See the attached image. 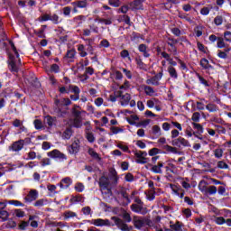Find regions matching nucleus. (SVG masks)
Returning <instances> with one entry per match:
<instances>
[{"instance_id":"a19ab883","label":"nucleus","mask_w":231,"mask_h":231,"mask_svg":"<svg viewBox=\"0 0 231 231\" xmlns=\"http://www.w3.org/2000/svg\"><path fill=\"white\" fill-rule=\"evenodd\" d=\"M179 142H180V145L181 147H190V143H189V141L183 137H179Z\"/></svg>"},{"instance_id":"2f4dec72","label":"nucleus","mask_w":231,"mask_h":231,"mask_svg":"<svg viewBox=\"0 0 231 231\" xmlns=\"http://www.w3.org/2000/svg\"><path fill=\"white\" fill-rule=\"evenodd\" d=\"M75 55H77V51H75V49H71V50L67 51V53H66L64 59L73 60V59H75Z\"/></svg>"},{"instance_id":"37998d69","label":"nucleus","mask_w":231,"mask_h":231,"mask_svg":"<svg viewBox=\"0 0 231 231\" xmlns=\"http://www.w3.org/2000/svg\"><path fill=\"white\" fill-rule=\"evenodd\" d=\"M10 214L6 210H0V219L7 221Z\"/></svg>"},{"instance_id":"e2e57ef3","label":"nucleus","mask_w":231,"mask_h":231,"mask_svg":"<svg viewBox=\"0 0 231 231\" xmlns=\"http://www.w3.org/2000/svg\"><path fill=\"white\" fill-rule=\"evenodd\" d=\"M14 215L16 216V217H24V216H26L23 209H14Z\"/></svg>"},{"instance_id":"5701e85b","label":"nucleus","mask_w":231,"mask_h":231,"mask_svg":"<svg viewBox=\"0 0 231 231\" xmlns=\"http://www.w3.org/2000/svg\"><path fill=\"white\" fill-rule=\"evenodd\" d=\"M63 217L65 219V221H67V219H71V217H78L77 213L71 211V210H67L63 213Z\"/></svg>"},{"instance_id":"1a4fd4ad","label":"nucleus","mask_w":231,"mask_h":231,"mask_svg":"<svg viewBox=\"0 0 231 231\" xmlns=\"http://www.w3.org/2000/svg\"><path fill=\"white\" fill-rule=\"evenodd\" d=\"M21 139L14 142L10 146H9V151H12L13 152H19V151H23L24 146L21 143Z\"/></svg>"},{"instance_id":"4be33fe9","label":"nucleus","mask_w":231,"mask_h":231,"mask_svg":"<svg viewBox=\"0 0 231 231\" xmlns=\"http://www.w3.org/2000/svg\"><path fill=\"white\" fill-rule=\"evenodd\" d=\"M70 203L76 204V203H84V197L81 195H76L72 196L69 199Z\"/></svg>"},{"instance_id":"6ab92c4d","label":"nucleus","mask_w":231,"mask_h":231,"mask_svg":"<svg viewBox=\"0 0 231 231\" xmlns=\"http://www.w3.org/2000/svg\"><path fill=\"white\" fill-rule=\"evenodd\" d=\"M144 225H145V220L140 219V218H136V217L134 218V226L137 230H141Z\"/></svg>"},{"instance_id":"e433bc0d","label":"nucleus","mask_w":231,"mask_h":231,"mask_svg":"<svg viewBox=\"0 0 231 231\" xmlns=\"http://www.w3.org/2000/svg\"><path fill=\"white\" fill-rule=\"evenodd\" d=\"M110 174L114 180L113 184L117 185L118 184V173L116 172V170H115V169L111 170Z\"/></svg>"},{"instance_id":"c756f323","label":"nucleus","mask_w":231,"mask_h":231,"mask_svg":"<svg viewBox=\"0 0 231 231\" xmlns=\"http://www.w3.org/2000/svg\"><path fill=\"white\" fill-rule=\"evenodd\" d=\"M162 149H164V151H166L167 152H172V154H178V149L169 144L163 145Z\"/></svg>"},{"instance_id":"72a5a7b5","label":"nucleus","mask_w":231,"mask_h":231,"mask_svg":"<svg viewBox=\"0 0 231 231\" xmlns=\"http://www.w3.org/2000/svg\"><path fill=\"white\" fill-rule=\"evenodd\" d=\"M206 109L209 111V113H216L218 110L217 105L212 103L208 104Z\"/></svg>"},{"instance_id":"6e6552de","label":"nucleus","mask_w":231,"mask_h":231,"mask_svg":"<svg viewBox=\"0 0 231 231\" xmlns=\"http://www.w3.org/2000/svg\"><path fill=\"white\" fill-rule=\"evenodd\" d=\"M131 210L132 212H135V214H142L143 216L147 214L146 208H143V205L132 204Z\"/></svg>"},{"instance_id":"338daca9","label":"nucleus","mask_w":231,"mask_h":231,"mask_svg":"<svg viewBox=\"0 0 231 231\" xmlns=\"http://www.w3.org/2000/svg\"><path fill=\"white\" fill-rule=\"evenodd\" d=\"M35 158H37V152H29L27 153L26 160H35Z\"/></svg>"},{"instance_id":"c9c22d12","label":"nucleus","mask_w":231,"mask_h":231,"mask_svg":"<svg viewBox=\"0 0 231 231\" xmlns=\"http://www.w3.org/2000/svg\"><path fill=\"white\" fill-rule=\"evenodd\" d=\"M178 17L180 19H184V21H187L188 23H192V18L189 17L188 14L179 12Z\"/></svg>"},{"instance_id":"774afa93","label":"nucleus","mask_w":231,"mask_h":231,"mask_svg":"<svg viewBox=\"0 0 231 231\" xmlns=\"http://www.w3.org/2000/svg\"><path fill=\"white\" fill-rule=\"evenodd\" d=\"M217 167L218 169H228V164H226V162H225L224 161H219L217 162Z\"/></svg>"},{"instance_id":"aec40b11","label":"nucleus","mask_w":231,"mask_h":231,"mask_svg":"<svg viewBox=\"0 0 231 231\" xmlns=\"http://www.w3.org/2000/svg\"><path fill=\"white\" fill-rule=\"evenodd\" d=\"M8 66L11 73H19V68L17 67V64L14 59H11Z\"/></svg>"},{"instance_id":"7ed1b4c3","label":"nucleus","mask_w":231,"mask_h":231,"mask_svg":"<svg viewBox=\"0 0 231 231\" xmlns=\"http://www.w3.org/2000/svg\"><path fill=\"white\" fill-rule=\"evenodd\" d=\"M62 104H60V99L56 98L54 100V106L52 110V115H55L58 116V118H65L66 115H68V112L66 110H62Z\"/></svg>"},{"instance_id":"9d476101","label":"nucleus","mask_w":231,"mask_h":231,"mask_svg":"<svg viewBox=\"0 0 231 231\" xmlns=\"http://www.w3.org/2000/svg\"><path fill=\"white\" fill-rule=\"evenodd\" d=\"M80 141H74L71 145L69 147V152L70 154H77L80 151Z\"/></svg>"},{"instance_id":"8fccbe9b","label":"nucleus","mask_w":231,"mask_h":231,"mask_svg":"<svg viewBox=\"0 0 231 231\" xmlns=\"http://www.w3.org/2000/svg\"><path fill=\"white\" fill-rule=\"evenodd\" d=\"M199 81L202 84V86H205V88H210V84H208V81L205 79L201 75H198Z\"/></svg>"},{"instance_id":"cd10ccee","label":"nucleus","mask_w":231,"mask_h":231,"mask_svg":"<svg viewBox=\"0 0 231 231\" xmlns=\"http://www.w3.org/2000/svg\"><path fill=\"white\" fill-rule=\"evenodd\" d=\"M88 154L94 160H97L98 162H100V160H102V158H100V155L93 148L88 149Z\"/></svg>"},{"instance_id":"4c0bfd02","label":"nucleus","mask_w":231,"mask_h":231,"mask_svg":"<svg viewBox=\"0 0 231 231\" xmlns=\"http://www.w3.org/2000/svg\"><path fill=\"white\" fill-rule=\"evenodd\" d=\"M50 21H51L53 24H60V23H62V20H60V17H59L58 14H55L51 15Z\"/></svg>"},{"instance_id":"a18cd8bd","label":"nucleus","mask_w":231,"mask_h":231,"mask_svg":"<svg viewBox=\"0 0 231 231\" xmlns=\"http://www.w3.org/2000/svg\"><path fill=\"white\" fill-rule=\"evenodd\" d=\"M74 189L76 192H84V189H85L84 183L82 182L76 183Z\"/></svg>"},{"instance_id":"ea45409f","label":"nucleus","mask_w":231,"mask_h":231,"mask_svg":"<svg viewBox=\"0 0 231 231\" xmlns=\"http://www.w3.org/2000/svg\"><path fill=\"white\" fill-rule=\"evenodd\" d=\"M144 93L148 97H152V95H154V88L151 86H144Z\"/></svg>"},{"instance_id":"ddd939ff","label":"nucleus","mask_w":231,"mask_h":231,"mask_svg":"<svg viewBox=\"0 0 231 231\" xmlns=\"http://www.w3.org/2000/svg\"><path fill=\"white\" fill-rule=\"evenodd\" d=\"M147 48H148L147 45H145L144 43H141L138 46V50L140 53H143L145 59H149V57H151V53H149V51L147 50Z\"/></svg>"},{"instance_id":"864d4df0","label":"nucleus","mask_w":231,"mask_h":231,"mask_svg":"<svg viewBox=\"0 0 231 231\" xmlns=\"http://www.w3.org/2000/svg\"><path fill=\"white\" fill-rule=\"evenodd\" d=\"M72 89V93L75 95H80V88L78 86L69 85V90Z\"/></svg>"},{"instance_id":"c85d7f7f","label":"nucleus","mask_w":231,"mask_h":231,"mask_svg":"<svg viewBox=\"0 0 231 231\" xmlns=\"http://www.w3.org/2000/svg\"><path fill=\"white\" fill-rule=\"evenodd\" d=\"M171 230L183 231V223L177 221L175 224L170 226Z\"/></svg>"},{"instance_id":"49530a36","label":"nucleus","mask_w":231,"mask_h":231,"mask_svg":"<svg viewBox=\"0 0 231 231\" xmlns=\"http://www.w3.org/2000/svg\"><path fill=\"white\" fill-rule=\"evenodd\" d=\"M135 63L137 64L138 68L140 69H145V63H143V61L141 60V58H135Z\"/></svg>"},{"instance_id":"5fc2aeb1","label":"nucleus","mask_w":231,"mask_h":231,"mask_svg":"<svg viewBox=\"0 0 231 231\" xmlns=\"http://www.w3.org/2000/svg\"><path fill=\"white\" fill-rule=\"evenodd\" d=\"M214 23L217 26H221L223 24V16L217 15L214 19Z\"/></svg>"},{"instance_id":"c03bdc74","label":"nucleus","mask_w":231,"mask_h":231,"mask_svg":"<svg viewBox=\"0 0 231 231\" xmlns=\"http://www.w3.org/2000/svg\"><path fill=\"white\" fill-rule=\"evenodd\" d=\"M200 118H201V114H199V112H194L192 114L191 120L193 121V123L198 124Z\"/></svg>"},{"instance_id":"dca6fc26","label":"nucleus","mask_w":231,"mask_h":231,"mask_svg":"<svg viewBox=\"0 0 231 231\" xmlns=\"http://www.w3.org/2000/svg\"><path fill=\"white\" fill-rule=\"evenodd\" d=\"M162 169H163V162H159L157 165H153L151 168V171L154 174H163V171Z\"/></svg>"},{"instance_id":"de8ad7c7","label":"nucleus","mask_w":231,"mask_h":231,"mask_svg":"<svg viewBox=\"0 0 231 231\" xmlns=\"http://www.w3.org/2000/svg\"><path fill=\"white\" fill-rule=\"evenodd\" d=\"M215 223L216 225H219V226L226 225V219H225V217H215Z\"/></svg>"},{"instance_id":"a211bd4d","label":"nucleus","mask_w":231,"mask_h":231,"mask_svg":"<svg viewBox=\"0 0 231 231\" xmlns=\"http://www.w3.org/2000/svg\"><path fill=\"white\" fill-rule=\"evenodd\" d=\"M72 6H78V8H88V0H79L71 3Z\"/></svg>"},{"instance_id":"69168bd1","label":"nucleus","mask_w":231,"mask_h":231,"mask_svg":"<svg viewBox=\"0 0 231 231\" xmlns=\"http://www.w3.org/2000/svg\"><path fill=\"white\" fill-rule=\"evenodd\" d=\"M7 228H17V222H15V221L13 220V219H10V220L7 222Z\"/></svg>"},{"instance_id":"bf43d9fd","label":"nucleus","mask_w":231,"mask_h":231,"mask_svg":"<svg viewBox=\"0 0 231 231\" xmlns=\"http://www.w3.org/2000/svg\"><path fill=\"white\" fill-rule=\"evenodd\" d=\"M41 165H42V167H46L48 165H51V160H50V158H43L41 161Z\"/></svg>"},{"instance_id":"f257e3e1","label":"nucleus","mask_w":231,"mask_h":231,"mask_svg":"<svg viewBox=\"0 0 231 231\" xmlns=\"http://www.w3.org/2000/svg\"><path fill=\"white\" fill-rule=\"evenodd\" d=\"M98 185L103 194H106V196L113 195V190L111 188V180L109 179V177H106V175L101 176L99 178Z\"/></svg>"},{"instance_id":"680f3d73","label":"nucleus","mask_w":231,"mask_h":231,"mask_svg":"<svg viewBox=\"0 0 231 231\" xmlns=\"http://www.w3.org/2000/svg\"><path fill=\"white\" fill-rule=\"evenodd\" d=\"M197 46H198L199 51H202V53H207V47H205V45H203V43L198 42Z\"/></svg>"},{"instance_id":"f03ea898","label":"nucleus","mask_w":231,"mask_h":231,"mask_svg":"<svg viewBox=\"0 0 231 231\" xmlns=\"http://www.w3.org/2000/svg\"><path fill=\"white\" fill-rule=\"evenodd\" d=\"M208 182L206 180H200L199 183V190L202 192V194H205V196H214L217 194V187L216 186H209L208 187Z\"/></svg>"},{"instance_id":"4d7b16f0","label":"nucleus","mask_w":231,"mask_h":231,"mask_svg":"<svg viewBox=\"0 0 231 231\" xmlns=\"http://www.w3.org/2000/svg\"><path fill=\"white\" fill-rule=\"evenodd\" d=\"M223 39L226 42H231V32L226 31Z\"/></svg>"},{"instance_id":"20e7f679","label":"nucleus","mask_w":231,"mask_h":231,"mask_svg":"<svg viewBox=\"0 0 231 231\" xmlns=\"http://www.w3.org/2000/svg\"><path fill=\"white\" fill-rule=\"evenodd\" d=\"M47 154L50 158H52L53 160H58L59 162H66V160H68V156H66V154L62 153L58 149H54L49 152Z\"/></svg>"},{"instance_id":"58836bf2","label":"nucleus","mask_w":231,"mask_h":231,"mask_svg":"<svg viewBox=\"0 0 231 231\" xmlns=\"http://www.w3.org/2000/svg\"><path fill=\"white\" fill-rule=\"evenodd\" d=\"M90 223L95 226H104V219L102 218L92 219Z\"/></svg>"},{"instance_id":"13d9d810","label":"nucleus","mask_w":231,"mask_h":231,"mask_svg":"<svg viewBox=\"0 0 231 231\" xmlns=\"http://www.w3.org/2000/svg\"><path fill=\"white\" fill-rule=\"evenodd\" d=\"M123 219L125 221V223H131L133 221L131 215L127 212L123 213Z\"/></svg>"},{"instance_id":"052dcab7","label":"nucleus","mask_w":231,"mask_h":231,"mask_svg":"<svg viewBox=\"0 0 231 231\" xmlns=\"http://www.w3.org/2000/svg\"><path fill=\"white\" fill-rule=\"evenodd\" d=\"M9 205H14V207H24V204L19 200H9Z\"/></svg>"},{"instance_id":"6e6d98bb","label":"nucleus","mask_w":231,"mask_h":231,"mask_svg":"<svg viewBox=\"0 0 231 231\" xmlns=\"http://www.w3.org/2000/svg\"><path fill=\"white\" fill-rule=\"evenodd\" d=\"M73 127L80 129V127H82V121L79 118H75L73 121Z\"/></svg>"},{"instance_id":"39448f33","label":"nucleus","mask_w":231,"mask_h":231,"mask_svg":"<svg viewBox=\"0 0 231 231\" xmlns=\"http://www.w3.org/2000/svg\"><path fill=\"white\" fill-rule=\"evenodd\" d=\"M111 220L116 222V226L121 231H129V226L118 217H111Z\"/></svg>"},{"instance_id":"9b49d317","label":"nucleus","mask_w":231,"mask_h":231,"mask_svg":"<svg viewBox=\"0 0 231 231\" xmlns=\"http://www.w3.org/2000/svg\"><path fill=\"white\" fill-rule=\"evenodd\" d=\"M44 124L48 125L49 127L57 125V116H51L50 115L44 116Z\"/></svg>"},{"instance_id":"0e129e2a","label":"nucleus","mask_w":231,"mask_h":231,"mask_svg":"<svg viewBox=\"0 0 231 231\" xmlns=\"http://www.w3.org/2000/svg\"><path fill=\"white\" fill-rule=\"evenodd\" d=\"M33 124H34L35 129L37 130L42 129V121H41L40 119H35Z\"/></svg>"},{"instance_id":"b1692460","label":"nucleus","mask_w":231,"mask_h":231,"mask_svg":"<svg viewBox=\"0 0 231 231\" xmlns=\"http://www.w3.org/2000/svg\"><path fill=\"white\" fill-rule=\"evenodd\" d=\"M226 42L223 38V36L218 37V40L217 42V48L222 50V48H226L228 44L226 43Z\"/></svg>"},{"instance_id":"2eb2a0df","label":"nucleus","mask_w":231,"mask_h":231,"mask_svg":"<svg viewBox=\"0 0 231 231\" xmlns=\"http://www.w3.org/2000/svg\"><path fill=\"white\" fill-rule=\"evenodd\" d=\"M73 183V180H71V178L66 177L61 180L60 182V189H69V186Z\"/></svg>"},{"instance_id":"412c9836","label":"nucleus","mask_w":231,"mask_h":231,"mask_svg":"<svg viewBox=\"0 0 231 231\" xmlns=\"http://www.w3.org/2000/svg\"><path fill=\"white\" fill-rule=\"evenodd\" d=\"M73 136V129L71 127H68L62 134L63 140H69Z\"/></svg>"},{"instance_id":"79ce46f5","label":"nucleus","mask_w":231,"mask_h":231,"mask_svg":"<svg viewBox=\"0 0 231 231\" xmlns=\"http://www.w3.org/2000/svg\"><path fill=\"white\" fill-rule=\"evenodd\" d=\"M77 107L80 106L79 105H74V107L72 108V115L75 116V118H80V115H82V113L77 110Z\"/></svg>"},{"instance_id":"f704fd0d","label":"nucleus","mask_w":231,"mask_h":231,"mask_svg":"<svg viewBox=\"0 0 231 231\" xmlns=\"http://www.w3.org/2000/svg\"><path fill=\"white\" fill-rule=\"evenodd\" d=\"M30 226V221H21L17 226V230H26Z\"/></svg>"},{"instance_id":"bb28decb","label":"nucleus","mask_w":231,"mask_h":231,"mask_svg":"<svg viewBox=\"0 0 231 231\" xmlns=\"http://www.w3.org/2000/svg\"><path fill=\"white\" fill-rule=\"evenodd\" d=\"M122 100H123V102H121V106H128L129 102H131V94L126 93V94L123 95Z\"/></svg>"},{"instance_id":"393cba45","label":"nucleus","mask_w":231,"mask_h":231,"mask_svg":"<svg viewBox=\"0 0 231 231\" xmlns=\"http://www.w3.org/2000/svg\"><path fill=\"white\" fill-rule=\"evenodd\" d=\"M149 156H156V154H167V152H162V150L158 148H152L148 152Z\"/></svg>"},{"instance_id":"f3484780","label":"nucleus","mask_w":231,"mask_h":231,"mask_svg":"<svg viewBox=\"0 0 231 231\" xmlns=\"http://www.w3.org/2000/svg\"><path fill=\"white\" fill-rule=\"evenodd\" d=\"M39 198V191L37 189H32L29 194L28 198H25L27 201H35Z\"/></svg>"},{"instance_id":"7c9ffc66","label":"nucleus","mask_w":231,"mask_h":231,"mask_svg":"<svg viewBox=\"0 0 231 231\" xmlns=\"http://www.w3.org/2000/svg\"><path fill=\"white\" fill-rule=\"evenodd\" d=\"M193 129H196L198 134H203L205 129L203 128V125L198 124V123H192Z\"/></svg>"},{"instance_id":"3c124183","label":"nucleus","mask_w":231,"mask_h":231,"mask_svg":"<svg viewBox=\"0 0 231 231\" xmlns=\"http://www.w3.org/2000/svg\"><path fill=\"white\" fill-rule=\"evenodd\" d=\"M108 5H110V6H114V8H118L122 3L120 0H108Z\"/></svg>"},{"instance_id":"4468645a","label":"nucleus","mask_w":231,"mask_h":231,"mask_svg":"<svg viewBox=\"0 0 231 231\" xmlns=\"http://www.w3.org/2000/svg\"><path fill=\"white\" fill-rule=\"evenodd\" d=\"M116 194H118V195L122 196V198H124V199L126 200L127 205H129V203H131V199H129V195L127 194V191L125 190V188L121 187V189L116 190Z\"/></svg>"},{"instance_id":"0eeeda50","label":"nucleus","mask_w":231,"mask_h":231,"mask_svg":"<svg viewBox=\"0 0 231 231\" xmlns=\"http://www.w3.org/2000/svg\"><path fill=\"white\" fill-rule=\"evenodd\" d=\"M145 0H134L129 4L132 12L136 10H143V2Z\"/></svg>"},{"instance_id":"09e8293b","label":"nucleus","mask_w":231,"mask_h":231,"mask_svg":"<svg viewBox=\"0 0 231 231\" xmlns=\"http://www.w3.org/2000/svg\"><path fill=\"white\" fill-rule=\"evenodd\" d=\"M152 134H157V136H162V128L158 125H153L152 128Z\"/></svg>"},{"instance_id":"f8f14e48","label":"nucleus","mask_w":231,"mask_h":231,"mask_svg":"<svg viewBox=\"0 0 231 231\" xmlns=\"http://www.w3.org/2000/svg\"><path fill=\"white\" fill-rule=\"evenodd\" d=\"M200 66L206 71H210V69H214V66L210 65V62L206 58H202L200 60Z\"/></svg>"},{"instance_id":"423d86ee","label":"nucleus","mask_w":231,"mask_h":231,"mask_svg":"<svg viewBox=\"0 0 231 231\" xmlns=\"http://www.w3.org/2000/svg\"><path fill=\"white\" fill-rule=\"evenodd\" d=\"M163 78V69H162L155 76L146 80V84H152V86H160V79Z\"/></svg>"},{"instance_id":"473e14b6","label":"nucleus","mask_w":231,"mask_h":231,"mask_svg":"<svg viewBox=\"0 0 231 231\" xmlns=\"http://www.w3.org/2000/svg\"><path fill=\"white\" fill-rule=\"evenodd\" d=\"M28 82L29 84H31V86H32V88H35L36 89H39V88H41V82L37 78L33 79H28Z\"/></svg>"},{"instance_id":"603ef678","label":"nucleus","mask_w":231,"mask_h":231,"mask_svg":"<svg viewBox=\"0 0 231 231\" xmlns=\"http://www.w3.org/2000/svg\"><path fill=\"white\" fill-rule=\"evenodd\" d=\"M125 180L128 183H133V181H134V176L131 172L126 173L125 176Z\"/></svg>"},{"instance_id":"a878e982","label":"nucleus","mask_w":231,"mask_h":231,"mask_svg":"<svg viewBox=\"0 0 231 231\" xmlns=\"http://www.w3.org/2000/svg\"><path fill=\"white\" fill-rule=\"evenodd\" d=\"M168 73L171 79H178V71L172 66L168 67Z\"/></svg>"}]
</instances>
